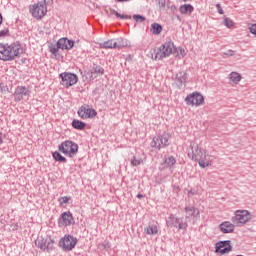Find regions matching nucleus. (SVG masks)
I'll return each mask as SVG.
<instances>
[{
  "instance_id": "obj_1",
  "label": "nucleus",
  "mask_w": 256,
  "mask_h": 256,
  "mask_svg": "<svg viewBox=\"0 0 256 256\" xmlns=\"http://www.w3.org/2000/svg\"><path fill=\"white\" fill-rule=\"evenodd\" d=\"M188 157H190L192 161H197L198 165L202 169L210 167L211 163H213L211 155L207 154V150L199 147L197 140H193L190 142L188 149Z\"/></svg>"
},
{
  "instance_id": "obj_2",
  "label": "nucleus",
  "mask_w": 256,
  "mask_h": 256,
  "mask_svg": "<svg viewBox=\"0 0 256 256\" xmlns=\"http://www.w3.org/2000/svg\"><path fill=\"white\" fill-rule=\"evenodd\" d=\"M20 55H23V46H21V43H0V61H15V58L20 57Z\"/></svg>"
},
{
  "instance_id": "obj_3",
  "label": "nucleus",
  "mask_w": 256,
  "mask_h": 256,
  "mask_svg": "<svg viewBox=\"0 0 256 256\" xmlns=\"http://www.w3.org/2000/svg\"><path fill=\"white\" fill-rule=\"evenodd\" d=\"M53 0H44L29 6V12L34 19L41 21L47 15V5H51Z\"/></svg>"
},
{
  "instance_id": "obj_4",
  "label": "nucleus",
  "mask_w": 256,
  "mask_h": 256,
  "mask_svg": "<svg viewBox=\"0 0 256 256\" xmlns=\"http://www.w3.org/2000/svg\"><path fill=\"white\" fill-rule=\"evenodd\" d=\"M175 53H177V48L175 47V44L173 43V41H168L159 47L155 55H152V59H154V61H161V59H165L170 55H175Z\"/></svg>"
},
{
  "instance_id": "obj_5",
  "label": "nucleus",
  "mask_w": 256,
  "mask_h": 256,
  "mask_svg": "<svg viewBox=\"0 0 256 256\" xmlns=\"http://www.w3.org/2000/svg\"><path fill=\"white\" fill-rule=\"evenodd\" d=\"M252 219L253 215L249 210H236L231 221L236 227H243V225H247Z\"/></svg>"
},
{
  "instance_id": "obj_6",
  "label": "nucleus",
  "mask_w": 256,
  "mask_h": 256,
  "mask_svg": "<svg viewBox=\"0 0 256 256\" xmlns=\"http://www.w3.org/2000/svg\"><path fill=\"white\" fill-rule=\"evenodd\" d=\"M58 149L67 157H75L79 151V145L71 140H66L58 146Z\"/></svg>"
},
{
  "instance_id": "obj_7",
  "label": "nucleus",
  "mask_w": 256,
  "mask_h": 256,
  "mask_svg": "<svg viewBox=\"0 0 256 256\" xmlns=\"http://www.w3.org/2000/svg\"><path fill=\"white\" fill-rule=\"evenodd\" d=\"M35 245L38 247V249H41L43 252L46 251L47 253H51V251L55 249V241H53L51 237L43 238V236H38L35 241Z\"/></svg>"
},
{
  "instance_id": "obj_8",
  "label": "nucleus",
  "mask_w": 256,
  "mask_h": 256,
  "mask_svg": "<svg viewBox=\"0 0 256 256\" xmlns=\"http://www.w3.org/2000/svg\"><path fill=\"white\" fill-rule=\"evenodd\" d=\"M170 139L171 135H169V133L164 132L161 136L153 138L151 142V147L152 149H157L158 151L165 147H169V145L171 144L169 142Z\"/></svg>"
},
{
  "instance_id": "obj_9",
  "label": "nucleus",
  "mask_w": 256,
  "mask_h": 256,
  "mask_svg": "<svg viewBox=\"0 0 256 256\" xmlns=\"http://www.w3.org/2000/svg\"><path fill=\"white\" fill-rule=\"evenodd\" d=\"M59 77L61 79L60 84L66 87V89L73 87V85H76L77 81H79V78L74 73L64 72L61 73Z\"/></svg>"
},
{
  "instance_id": "obj_10",
  "label": "nucleus",
  "mask_w": 256,
  "mask_h": 256,
  "mask_svg": "<svg viewBox=\"0 0 256 256\" xmlns=\"http://www.w3.org/2000/svg\"><path fill=\"white\" fill-rule=\"evenodd\" d=\"M75 245H77V238L71 235H65L59 241V247H61L63 251H73V249H75Z\"/></svg>"
},
{
  "instance_id": "obj_11",
  "label": "nucleus",
  "mask_w": 256,
  "mask_h": 256,
  "mask_svg": "<svg viewBox=\"0 0 256 256\" xmlns=\"http://www.w3.org/2000/svg\"><path fill=\"white\" fill-rule=\"evenodd\" d=\"M166 225L167 227H175L176 229H179V230H185L188 227L187 222H184L181 218H178L173 214H171L166 219Z\"/></svg>"
},
{
  "instance_id": "obj_12",
  "label": "nucleus",
  "mask_w": 256,
  "mask_h": 256,
  "mask_svg": "<svg viewBox=\"0 0 256 256\" xmlns=\"http://www.w3.org/2000/svg\"><path fill=\"white\" fill-rule=\"evenodd\" d=\"M185 102L186 105H192V107H199L200 105H203V103H205V98L201 95V93L193 92L185 98Z\"/></svg>"
},
{
  "instance_id": "obj_13",
  "label": "nucleus",
  "mask_w": 256,
  "mask_h": 256,
  "mask_svg": "<svg viewBox=\"0 0 256 256\" xmlns=\"http://www.w3.org/2000/svg\"><path fill=\"white\" fill-rule=\"evenodd\" d=\"M78 116L81 119H93L97 117V111L95 109L89 107V105L81 106L78 110Z\"/></svg>"
},
{
  "instance_id": "obj_14",
  "label": "nucleus",
  "mask_w": 256,
  "mask_h": 256,
  "mask_svg": "<svg viewBox=\"0 0 256 256\" xmlns=\"http://www.w3.org/2000/svg\"><path fill=\"white\" fill-rule=\"evenodd\" d=\"M216 253H220V255H225V253H229L233 247L231 246V241L226 240V241H220L216 243Z\"/></svg>"
},
{
  "instance_id": "obj_15",
  "label": "nucleus",
  "mask_w": 256,
  "mask_h": 256,
  "mask_svg": "<svg viewBox=\"0 0 256 256\" xmlns=\"http://www.w3.org/2000/svg\"><path fill=\"white\" fill-rule=\"evenodd\" d=\"M29 95V90L25 86H18L14 92L15 101H23Z\"/></svg>"
},
{
  "instance_id": "obj_16",
  "label": "nucleus",
  "mask_w": 256,
  "mask_h": 256,
  "mask_svg": "<svg viewBox=\"0 0 256 256\" xmlns=\"http://www.w3.org/2000/svg\"><path fill=\"white\" fill-rule=\"evenodd\" d=\"M235 227H237L233 222L230 221H224L219 225V229L221 233L227 234V233H233L235 231Z\"/></svg>"
},
{
  "instance_id": "obj_17",
  "label": "nucleus",
  "mask_w": 256,
  "mask_h": 256,
  "mask_svg": "<svg viewBox=\"0 0 256 256\" xmlns=\"http://www.w3.org/2000/svg\"><path fill=\"white\" fill-rule=\"evenodd\" d=\"M145 235H158L159 234V224L155 221L150 222L148 226L144 229Z\"/></svg>"
},
{
  "instance_id": "obj_18",
  "label": "nucleus",
  "mask_w": 256,
  "mask_h": 256,
  "mask_svg": "<svg viewBox=\"0 0 256 256\" xmlns=\"http://www.w3.org/2000/svg\"><path fill=\"white\" fill-rule=\"evenodd\" d=\"M187 83V73L185 71H181L176 75L175 84L177 85L178 89H182Z\"/></svg>"
},
{
  "instance_id": "obj_19",
  "label": "nucleus",
  "mask_w": 256,
  "mask_h": 256,
  "mask_svg": "<svg viewBox=\"0 0 256 256\" xmlns=\"http://www.w3.org/2000/svg\"><path fill=\"white\" fill-rule=\"evenodd\" d=\"M73 45H75V42H73V40H69L67 38H61L58 40L59 49H66L67 51H69V49H73Z\"/></svg>"
},
{
  "instance_id": "obj_20",
  "label": "nucleus",
  "mask_w": 256,
  "mask_h": 256,
  "mask_svg": "<svg viewBox=\"0 0 256 256\" xmlns=\"http://www.w3.org/2000/svg\"><path fill=\"white\" fill-rule=\"evenodd\" d=\"M185 211V218L191 219V217H199V209H197L195 206H186L184 208Z\"/></svg>"
},
{
  "instance_id": "obj_21",
  "label": "nucleus",
  "mask_w": 256,
  "mask_h": 256,
  "mask_svg": "<svg viewBox=\"0 0 256 256\" xmlns=\"http://www.w3.org/2000/svg\"><path fill=\"white\" fill-rule=\"evenodd\" d=\"M179 11L182 15H191L195 8L191 4H183L180 6Z\"/></svg>"
},
{
  "instance_id": "obj_22",
  "label": "nucleus",
  "mask_w": 256,
  "mask_h": 256,
  "mask_svg": "<svg viewBox=\"0 0 256 256\" xmlns=\"http://www.w3.org/2000/svg\"><path fill=\"white\" fill-rule=\"evenodd\" d=\"M61 217L66 227L73 224V214L71 212H63Z\"/></svg>"
},
{
  "instance_id": "obj_23",
  "label": "nucleus",
  "mask_w": 256,
  "mask_h": 256,
  "mask_svg": "<svg viewBox=\"0 0 256 256\" xmlns=\"http://www.w3.org/2000/svg\"><path fill=\"white\" fill-rule=\"evenodd\" d=\"M228 79H230L231 83L234 85H239L241 80L243 79V76L239 74L238 72H231L228 76Z\"/></svg>"
},
{
  "instance_id": "obj_24",
  "label": "nucleus",
  "mask_w": 256,
  "mask_h": 256,
  "mask_svg": "<svg viewBox=\"0 0 256 256\" xmlns=\"http://www.w3.org/2000/svg\"><path fill=\"white\" fill-rule=\"evenodd\" d=\"M117 43H115V39H111L100 43V49H116Z\"/></svg>"
},
{
  "instance_id": "obj_25",
  "label": "nucleus",
  "mask_w": 256,
  "mask_h": 256,
  "mask_svg": "<svg viewBox=\"0 0 256 256\" xmlns=\"http://www.w3.org/2000/svg\"><path fill=\"white\" fill-rule=\"evenodd\" d=\"M115 43H116V49H123L125 47H129V41L121 37L115 39Z\"/></svg>"
},
{
  "instance_id": "obj_26",
  "label": "nucleus",
  "mask_w": 256,
  "mask_h": 256,
  "mask_svg": "<svg viewBox=\"0 0 256 256\" xmlns=\"http://www.w3.org/2000/svg\"><path fill=\"white\" fill-rule=\"evenodd\" d=\"M73 129H77L78 131H83L85 129V122L81 120L74 119L71 123Z\"/></svg>"
},
{
  "instance_id": "obj_27",
  "label": "nucleus",
  "mask_w": 256,
  "mask_h": 256,
  "mask_svg": "<svg viewBox=\"0 0 256 256\" xmlns=\"http://www.w3.org/2000/svg\"><path fill=\"white\" fill-rule=\"evenodd\" d=\"M151 29L153 35H160L161 31H163V26L159 23H153Z\"/></svg>"
},
{
  "instance_id": "obj_28",
  "label": "nucleus",
  "mask_w": 256,
  "mask_h": 256,
  "mask_svg": "<svg viewBox=\"0 0 256 256\" xmlns=\"http://www.w3.org/2000/svg\"><path fill=\"white\" fill-rule=\"evenodd\" d=\"M52 157L53 159H55V161H58L59 163H67V158L61 155V153H59L58 151L53 152Z\"/></svg>"
},
{
  "instance_id": "obj_29",
  "label": "nucleus",
  "mask_w": 256,
  "mask_h": 256,
  "mask_svg": "<svg viewBox=\"0 0 256 256\" xmlns=\"http://www.w3.org/2000/svg\"><path fill=\"white\" fill-rule=\"evenodd\" d=\"M223 25H225V27H227V29H232V27L235 25V22H233V20H231V18L224 17Z\"/></svg>"
},
{
  "instance_id": "obj_30",
  "label": "nucleus",
  "mask_w": 256,
  "mask_h": 256,
  "mask_svg": "<svg viewBox=\"0 0 256 256\" xmlns=\"http://www.w3.org/2000/svg\"><path fill=\"white\" fill-rule=\"evenodd\" d=\"M141 163H143L142 158H138L137 156H133V158L131 159V165L133 167H139V165H141Z\"/></svg>"
},
{
  "instance_id": "obj_31",
  "label": "nucleus",
  "mask_w": 256,
  "mask_h": 256,
  "mask_svg": "<svg viewBox=\"0 0 256 256\" xmlns=\"http://www.w3.org/2000/svg\"><path fill=\"white\" fill-rule=\"evenodd\" d=\"M165 163L168 167H173L177 163V160H175V157L173 156H168L165 158Z\"/></svg>"
},
{
  "instance_id": "obj_32",
  "label": "nucleus",
  "mask_w": 256,
  "mask_h": 256,
  "mask_svg": "<svg viewBox=\"0 0 256 256\" xmlns=\"http://www.w3.org/2000/svg\"><path fill=\"white\" fill-rule=\"evenodd\" d=\"M92 73H95L96 75H103L105 73V69H103L101 66H95Z\"/></svg>"
},
{
  "instance_id": "obj_33",
  "label": "nucleus",
  "mask_w": 256,
  "mask_h": 256,
  "mask_svg": "<svg viewBox=\"0 0 256 256\" xmlns=\"http://www.w3.org/2000/svg\"><path fill=\"white\" fill-rule=\"evenodd\" d=\"M133 19L136 23H143V21H145V17L139 14H134Z\"/></svg>"
},
{
  "instance_id": "obj_34",
  "label": "nucleus",
  "mask_w": 256,
  "mask_h": 256,
  "mask_svg": "<svg viewBox=\"0 0 256 256\" xmlns=\"http://www.w3.org/2000/svg\"><path fill=\"white\" fill-rule=\"evenodd\" d=\"M59 45L57 44V46L55 45H51L49 46V51L50 53H52V55H57V53L59 52Z\"/></svg>"
},
{
  "instance_id": "obj_35",
  "label": "nucleus",
  "mask_w": 256,
  "mask_h": 256,
  "mask_svg": "<svg viewBox=\"0 0 256 256\" xmlns=\"http://www.w3.org/2000/svg\"><path fill=\"white\" fill-rule=\"evenodd\" d=\"M175 55H176V57H180V59H183V57H185V55H187V53H185V50L183 48H179L178 51H177V48H176Z\"/></svg>"
},
{
  "instance_id": "obj_36",
  "label": "nucleus",
  "mask_w": 256,
  "mask_h": 256,
  "mask_svg": "<svg viewBox=\"0 0 256 256\" xmlns=\"http://www.w3.org/2000/svg\"><path fill=\"white\" fill-rule=\"evenodd\" d=\"M113 13H114V15H116V17L118 19H131V16L125 15V14H120L119 12H117L115 10H113Z\"/></svg>"
},
{
  "instance_id": "obj_37",
  "label": "nucleus",
  "mask_w": 256,
  "mask_h": 256,
  "mask_svg": "<svg viewBox=\"0 0 256 256\" xmlns=\"http://www.w3.org/2000/svg\"><path fill=\"white\" fill-rule=\"evenodd\" d=\"M233 55H235V51H233V50H228V51L222 53L223 59L233 57Z\"/></svg>"
},
{
  "instance_id": "obj_38",
  "label": "nucleus",
  "mask_w": 256,
  "mask_h": 256,
  "mask_svg": "<svg viewBox=\"0 0 256 256\" xmlns=\"http://www.w3.org/2000/svg\"><path fill=\"white\" fill-rule=\"evenodd\" d=\"M7 35H9V29L8 28H5V29L0 31V39H1V37H7Z\"/></svg>"
},
{
  "instance_id": "obj_39",
  "label": "nucleus",
  "mask_w": 256,
  "mask_h": 256,
  "mask_svg": "<svg viewBox=\"0 0 256 256\" xmlns=\"http://www.w3.org/2000/svg\"><path fill=\"white\" fill-rule=\"evenodd\" d=\"M70 199H71V198H69V197H67V196L61 197V198H60V200H61V205L65 204V203H69V200H70Z\"/></svg>"
},
{
  "instance_id": "obj_40",
  "label": "nucleus",
  "mask_w": 256,
  "mask_h": 256,
  "mask_svg": "<svg viewBox=\"0 0 256 256\" xmlns=\"http://www.w3.org/2000/svg\"><path fill=\"white\" fill-rule=\"evenodd\" d=\"M216 9H217L219 15H223V13H225L223 11V8L221 7V4H216Z\"/></svg>"
},
{
  "instance_id": "obj_41",
  "label": "nucleus",
  "mask_w": 256,
  "mask_h": 256,
  "mask_svg": "<svg viewBox=\"0 0 256 256\" xmlns=\"http://www.w3.org/2000/svg\"><path fill=\"white\" fill-rule=\"evenodd\" d=\"M117 3H129L132 0H115Z\"/></svg>"
},
{
  "instance_id": "obj_42",
  "label": "nucleus",
  "mask_w": 256,
  "mask_h": 256,
  "mask_svg": "<svg viewBox=\"0 0 256 256\" xmlns=\"http://www.w3.org/2000/svg\"><path fill=\"white\" fill-rule=\"evenodd\" d=\"M0 145H3V133L0 132Z\"/></svg>"
},
{
  "instance_id": "obj_43",
  "label": "nucleus",
  "mask_w": 256,
  "mask_h": 256,
  "mask_svg": "<svg viewBox=\"0 0 256 256\" xmlns=\"http://www.w3.org/2000/svg\"><path fill=\"white\" fill-rule=\"evenodd\" d=\"M137 199H143V194H137Z\"/></svg>"
},
{
  "instance_id": "obj_44",
  "label": "nucleus",
  "mask_w": 256,
  "mask_h": 256,
  "mask_svg": "<svg viewBox=\"0 0 256 256\" xmlns=\"http://www.w3.org/2000/svg\"><path fill=\"white\" fill-rule=\"evenodd\" d=\"M3 23V16L0 14V25Z\"/></svg>"
},
{
  "instance_id": "obj_45",
  "label": "nucleus",
  "mask_w": 256,
  "mask_h": 256,
  "mask_svg": "<svg viewBox=\"0 0 256 256\" xmlns=\"http://www.w3.org/2000/svg\"><path fill=\"white\" fill-rule=\"evenodd\" d=\"M0 91H1V87H0Z\"/></svg>"
}]
</instances>
